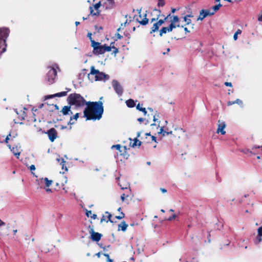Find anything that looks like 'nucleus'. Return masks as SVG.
<instances>
[{
	"label": "nucleus",
	"mask_w": 262,
	"mask_h": 262,
	"mask_svg": "<svg viewBox=\"0 0 262 262\" xmlns=\"http://www.w3.org/2000/svg\"><path fill=\"white\" fill-rule=\"evenodd\" d=\"M84 110V117L87 120H99L103 113V103L101 101L87 102Z\"/></svg>",
	"instance_id": "nucleus-1"
},
{
	"label": "nucleus",
	"mask_w": 262,
	"mask_h": 262,
	"mask_svg": "<svg viewBox=\"0 0 262 262\" xmlns=\"http://www.w3.org/2000/svg\"><path fill=\"white\" fill-rule=\"evenodd\" d=\"M67 101L70 105L64 106L60 112L63 116L73 115V112L71 110V105L80 107L84 106L87 103L84 98L78 93L70 94L67 98Z\"/></svg>",
	"instance_id": "nucleus-2"
},
{
	"label": "nucleus",
	"mask_w": 262,
	"mask_h": 262,
	"mask_svg": "<svg viewBox=\"0 0 262 262\" xmlns=\"http://www.w3.org/2000/svg\"><path fill=\"white\" fill-rule=\"evenodd\" d=\"M90 70L91 71L88 75V78L91 81L101 80H104L105 81L108 80L110 78L108 75L100 72L98 70H96L94 66H92Z\"/></svg>",
	"instance_id": "nucleus-3"
},
{
	"label": "nucleus",
	"mask_w": 262,
	"mask_h": 262,
	"mask_svg": "<svg viewBox=\"0 0 262 262\" xmlns=\"http://www.w3.org/2000/svg\"><path fill=\"white\" fill-rule=\"evenodd\" d=\"M10 33V30L8 28H0V53H3L6 51V39Z\"/></svg>",
	"instance_id": "nucleus-4"
},
{
	"label": "nucleus",
	"mask_w": 262,
	"mask_h": 262,
	"mask_svg": "<svg viewBox=\"0 0 262 262\" xmlns=\"http://www.w3.org/2000/svg\"><path fill=\"white\" fill-rule=\"evenodd\" d=\"M154 11L158 12V14L157 15L156 18H152L151 19V23L157 21L160 26H161L169 18V17H171V14H168L166 16L162 14L161 15V11L159 9H155Z\"/></svg>",
	"instance_id": "nucleus-5"
},
{
	"label": "nucleus",
	"mask_w": 262,
	"mask_h": 262,
	"mask_svg": "<svg viewBox=\"0 0 262 262\" xmlns=\"http://www.w3.org/2000/svg\"><path fill=\"white\" fill-rule=\"evenodd\" d=\"M91 47L93 48V53L94 54L100 55L103 54V45H101L100 42L92 40Z\"/></svg>",
	"instance_id": "nucleus-6"
},
{
	"label": "nucleus",
	"mask_w": 262,
	"mask_h": 262,
	"mask_svg": "<svg viewBox=\"0 0 262 262\" xmlns=\"http://www.w3.org/2000/svg\"><path fill=\"white\" fill-rule=\"evenodd\" d=\"M180 24H177L172 21H170V24L168 27H163L159 30V35L162 36L163 34L167 33V32H171L173 29L176 27H180Z\"/></svg>",
	"instance_id": "nucleus-7"
},
{
	"label": "nucleus",
	"mask_w": 262,
	"mask_h": 262,
	"mask_svg": "<svg viewBox=\"0 0 262 262\" xmlns=\"http://www.w3.org/2000/svg\"><path fill=\"white\" fill-rule=\"evenodd\" d=\"M117 150L116 152L118 158H120V160H127L129 156V154L128 151L130 148H116Z\"/></svg>",
	"instance_id": "nucleus-8"
},
{
	"label": "nucleus",
	"mask_w": 262,
	"mask_h": 262,
	"mask_svg": "<svg viewBox=\"0 0 262 262\" xmlns=\"http://www.w3.org/2000/svg\"><path fill=\"white\" fill-rule=\"evenodd\" d=\"M57 76V71L54 68H50L47 74V81L49 84H51L55 82V79Z\"/></svg>",
	"instance_id": "nucleus-9"
},
{
	"label": "nucleus",
	"mask_w": 262,
	"mask_h": 262,
	"mask_svg": "<svg viewBox=\"0 0 262 262\" xmlns=\"http://www.w3.org/2000/svg\"><path fill=\"white\" fill-rule=\"evenodd\" d=\"M89 228H90V230L89 231V233L91 234V238L93 241H95L96 242H99L100 239L102 235L101 233L98 232H96L94 231V229L93 227H91V225L89 226Z\"/></svg>",
	"instance_id": "nucleus-10"
},
{
	"label": "nucleus",
	"mask_w": 262,
	"mask_h": 262,
	"mask_svg": "<svg viewBox=\"0 0 262 262\" xmlns=\"http://www.w3.org/2000/svg\"><path fill=\"white\" fill-rule=\"evenodd\" d=\"M141 9L138 10L139 13V16L136 18V20L140 25L145 26L148 24L149 19L147 18V14L145 13L143 16H142L141 14Z\"/></svg>",
	"instance_id": "nucleus-11"
},
{
	"label": "nucleus",
	"mask_w": 262,
	"mask_h": 262,
	"mask_svg": "<svg viewBox=\"0 0 262 262\" xmlns=\"http://www.w3.org/2000/svg\"><path fill=\"white\" fill-rule=\"evenodd\" d=\"M112 86L116 93L119 95H122L123 93V88L120 84L116 80L112 81Z\"/></svg>",
	"instance_id": "nucleus-12"
},
{
	"label": "nucleus",
	"mask_w": 262,
	"mask_h": 262,
	"mask_svg": "<svg viewBox=\"0 0 262 262\" xmlns=\"http://www.w3.org/2000/svg\"><path fill=\"white\" fill-rule=\"evenodd\" d=\"M101 6V2H99L98 3H96L94 5V8L95 9V11H94L93 9V7H90V14L92 16H99L100 15V10H99V8Z\"/></svg>",
	"instance_id": "nucleus-13"
},
{
	"label": "nucleus",
	"mask_w": 262,
	"mask_h": 262,
	"mask_svg": "<svg viewBox=\"0 0 262 262\" xmlns=\"http://www.w3.org/2000/svg\"><path fill=\"white\" fill-rule=\"evenodd\" d=\"M66 89L67 90V91H64V92H61L60 93H56L53 95H49L45 96V99L46 100V99H51V98H54L56 97H61L66 96L67 95L68 92L71 91V89H69V88H66Z\"/></svg>",
	"instance_id": "nucleus-14"
},
{
	"label": "nucleus",
	"mask_w": 262,
	"mask_h": 262,
	"mask_svg": "<svg viewBox=\"0 0 262 262\" xmlns=\"http://www.w3.org/2000/svg\"><path fill=\"white\" fill-rule=\"evenodd\" d=\"M141 132H139L137 133V137L135 138L133 141L129 138L130 140V145L132 146V147H134L135 146H140L142 144V142L140 141L138 139V138L140 137Z\"/></svg>",
	"instance_id": "nucleus-15"
},
{
	"label": "nucleus",
	"mask_w": 262,
	"mask_h": 262,
	"mask_svg": "<svg viewBox=\"0 0 262 262\" xmlns=\"http://www.w3.org/2000/svg\"><path fill=\"white\" fill-rule=\"evenodd\" d=\"M218 127L216 132L217 133H221L222 135H225L226 132L225 131V128L226 126V123L221 120L218 121Z\"/></svg>",
	"instance_id": "nucleus-16"
},
{
	"label": "nucleus",
	"mask_w": 262,
	"mask_h": 262,
	"mask_svg": "<svg viewBox=\"0 0 262 262\" xmlns=\"http://www.w3.org/2000/svg\"><path fill=\"white\" fill-rule=\"evenodd\" d=\"M239 151L243 154L246 155L248 156H251L253 155H255V150L257 148H239Z\"/></svg>",
	"instance_id": "nucleus-17"
},
{
	"label": "nucleus",
	"mask_w": 262,
	"mask_h": 262,
	"mask_svg": "<svg viewBox=\"0 0 262 262\" xmlns=\"http://www.w3.org/2000/svg\"><path fill=\"white\" fill-rule=\"evenodd\" d=\"M48 135L51 141L53 142L57 137V132L54 128H51L48 131Z\"/></svg>",
	"instance_id": "nucleus-18"
},
{
	"label": "nucleus",
	"mask_w": 262,
	"mask_h": 262,
	"mask_svg": "<svg viewBox=\"0 0 262 262\" xmlns=\"http://www.w3.org/2000/svg\"><path fill=\"white\" fill-rule=\"evenodd\" d=\"M38 183V185H41L43 183L45 184V186L47 187H49L50 186L53 182L52 180H49L47 178H41L39 180L37 181Z\"/></svg>",
	"instance_id": "nucleus-19"
},
{
	"label": "nucleus",
	"mask_w": 262,
	"mask_h": 262,
	"mask_svg": "<svg viewBox=\"0 0 262 262\" xmlns=\"http://www.w3.org/2000/svg\"><path fill=\"white\" fill-rule=\"evenodd\" d=\"M105 214H106V217L107 219H104V215H103L102 216V218L100 220V223H103V222L108 223V222H110L111 223H113L114 222L111 220V217L112 216V215L111 213H110L108 211L105 212Z\"/></svg>",
	"instance_id": "nucleus-20"
},
{
	"label": "nucleus",
	"mask_w": 262,
	"mask_h": 262,
	"mask_svg": "<svg viewBox=\"0 0 262 262\" xmlns=\"http://www.w3.org/2000/svg\"><path fill=\"white\" fill-rule=\"evenodd\" d=\"M70 118L69 121L68 122V125H73L77 121V119L79 118V114L77 113L75 115H70Z\"/></svg>",
	"instance_id": "nucleus-21"
},
{
	"label": "nucleus",
	"mask_w": 262,
	"mask_h": 262,
	"mask_svg": "<svg viewBox=\"0 0 262 262\" xmlns=\"http://www.w3.org/2000/svg\"><path fill=\"white\" fill-rule=\"evenodd\" d=\"M57 161L58 163H60V165L61 166V168L62 170H64L65 171H68V168L66 166V161L62 158H57Z\"/></svg>",
	"instance_id": "nucleus-22"
},
{
	"label": "nucleus",
	"mask_w": 262,
	"mask_h": 262,
	"mask_svg": "<svg viewBox=\"0 0 262 262\" xmlns=\"http://www.w3.org/2000/svg\"><path fill=\"white\" fill-rule=\"evenodd\" d=\"M160 27V26L159 25V24L157 21L150 28V33L152 34L156 32H157L158 31H159Z\"/></svg>",
	"instance_id": "nucleus-23"
},
{
	"label": "nucleus",
	"mask_w": 262,
	"mask_h": 262,
	"mask_svg": "<svg viewBox=\"0 0 262 262\" xmlns=\"http://www.w3.org/2000/svg\"><path fill=\"white\" fill-rule=\"evenodd\" d=\"M127 227L128 225L126 224L125 221H123L121 224L118 225V230H120V229H121L122 231L124 232L126 231Z\"/></svg>",
	"instance_id": "nucleus-24"
},
{
	"label": "nucleus",
	"mask_w": 262,
	"mask_h": 262,
	"mask_svg": "<svg viewBox=\"0 0 262 262\" xmlns=\"http://www.w3.org/2000/svg\"><path fill=\"white\" fill-rule=\"evenodd\" d=\"M11 137V135L9 134L6 137L5 140V142L7 143V146H8L9 147H11V146L12 145L11 142L13 141V139H10V137Z\"/></svg>",
	"instance_id": "nucleus-25"
},
{
	"label": "nucleus",
	"mask_w": 262,
	"mask_h": 262,
	"mask_svg": "<svg viewBox=\"0 0 262 262\" xmlns=\"http://www.w3.org/2000/svg\"><path fill=\"white\" fill-rule=\"evenodd\" d=\"M11 151L12 152L13 155L16 157L17 159H19L20 151L18 150V148H10Z\"/></svg>",
	"instance_id": "nucleus-26"
},
{
	"label": "nucleus",
	"mask_w": 262,
	"mask_h": 262,
	"mask_svg": "<svg viewBox=\"0 0 262 262\" xmlns=\"http://www.w3.org/2000/svg\"><path fill=\"white\" fill-rule=\"evenodd\" d=\"M126 105L128 107H130V108L133 107L135 106V103L134 102V100L132 99H129L126 100Z\"/></svg>",
	"instance_id": "nucleus-27"
},
{
	"label": "nucleus",
	"mask_w": 262,
	"mask_h": 262,
	"mask_svg": "<svg viewBox=\"0 0 262 262\" xmlns=\"http://www.w3.org/2000/svg\"><path fill=\"white\" fill-rule=\"evenodd\" d=\"M169 18L170 19V21H172L176 24L179 23L180 21V18L177 15H171V17H169Z\"/></svg>",
	"instance_id": "nucleus-28"
},
{
	"label": "nucleus",
	"mask_w": 262,
	"mask_h": 262,
	"mask_svg": "<svg viewBox=\"0 0 262 262\" xmlns=\"http://www.w3.org/2000/svg\"><path fill=\"white\" fill-rule=\"evenodd\" d=\"M205 12L204 11V9H202L200 12V14L197 18V20H203L205 17H206V14L204 13Z\"/></svg>",
	"instance_id": "nucleus-29"
},
{
	"label": "nucleus",
	"mask_w": 262,
	"mask_h": 262,
	"mask_svg": "<svg viewBox=\"0 0 262 262\" xmlns=\"http://www.w3.org/2000/svg\"><path fill=\"white\" fill-rule=\"evenodd\" d=\"M260 227L257 229V236L255 239V243L258 244L262 241V234H259Z\"/></svg>",
	"instance_id": "nucleus-30"
},
{
	"label": "nucleus",
	"mask_w": 262,
	"mask_h": 262,
	"mask_svg": "<svg viewBox=\"0 0 262 262\" xmlns=\"http://www.w3.org/2000/svg\"><path fill=\"white\" fill-rule=\"evenodd\" d=\"M183 18L184 21L186 23V25H189L191 24V28L193 29L194 28V24H191V19L186 16H185Z\"/></svg>",
	"instance_id": "nucleus-31"
},
{
	"label": "nucleus",
	"mask_w": 262,
	"mask_h": 262,
	"mask_svg": "<svg viewBox=\"0 0 262 262\" xmlns=\"http://www.w3.org/2000/svg\"><path fill=\"white\" fill-rule=\"evenodd\" d=\"M114 46H108L106 44L103 45V54L106 52H110Z\"/></svg>",
	"instance_id": "nucleus-32"
},
{
	"label": "nucleus",
	"mask_w": 262,
	"mask_h": 262,
	"mask_svg": "<svg viewBox=\"0 0 262 262\" xmlns=\"http://www.w3.org/2000/svg\"><path fill=\"white\" fill-rule=\"evenodd\" d=\"M136 108H137V110L142 112L144 113V115H146L147 111L146 110V108L144 107H141L140 103H138L137 104V105L136 106Z\"/></svg>",
	"instance_id": "nucleus-33"
},
{
	"label": "nucleus",
	"mask_w": 262,
	"mask_h": 262,
	"mask_svg": "<svg viewBox=\"0 0 262 262\" xmlns=\"http://www.w3.org/2000/svg\"><path fill=\"white\" fill-rule=\"evenodd\" d=\"M222 6V5L220 3H219V4L216 5H215L213 7H212V9L213 10L212 11V12H214V14L217 11L219 10V9Z\"/></svg>",
	"instance_id": "nucleus-34"
},
{
	"label": "nucleus",
	"mask_w": 262,
	"mask_h": 262,
	"mask_svg": "<svg viewBox=\"0 0 262 262\" xmlns=\"http://www.w3.org/2000/svg\"><path fill=\"white\" fill-rule=\"evenodd\" d=\"M204 11L205 12L204 13L206 14V16H211L214 14V12L211 11L209 10H205L204 9Z\"/></svg>",
	"instance_id": "nucleus-35"
},
{
	"label": "nucleus",
	"mask_w": 262,
	"mask_h": 262,
	"mask_svg": "<svg viewBox=\"0 0 262 262\" xmlns=\"http://www.w3.org/2000/svg\"><path fill=\"white\" fill-rule=\"evenodd\" d=\"M241 33H242V31L240 29H238L233 35L234 39L235 40H236L237 39L238 34H241Z\"/></svg>",
	"instance_id": "nucleus-36"
},
{
	"label": "nucleus",
	"mask_w": 262,
	"mask_h": 262,
	"mask_svg": "<svg viewBox=\"0 0 262 262\" xmlns=\"http://www.w3.org/2000/svg\"><path fill=\"white\" fill-rule=\"evenodd\" d=\"M28 121H30L32 122H35L36 121L35 115L34 113H32V116L31 117L30 119L28 120Z\"/></svg>",
	"instance_id": "nucleus-37"
},
{
	"label": "nucleus",
	"mask_w": 262,
	"mask_h": 262,
	"mask_svg": "<svg viewBox=\"0 0 262 262\" xmlns=\"http://www.w3.org/2000/svg\"><path fill=\"white\" fill-rule=\"evenodd\" d=\"M47 105H49V106L53 107L54 108V110H59V106L57 104H48V103H47Z\"/></svg>",
	"instance_id": "nucleus-38"
},
{
	"label": "nucleus",
	"mask_w": 262,
	"mask_h": 262,
	"mask_svg": "<svg viewBox=\"0 0 262 262\" xmlns=\"http://www.w3.org/2000/svg\"><path fill=\"white\" fill-rule=\"evenodd\" d=\"M128 196H129L128 194H125V193H123L121 195V199L122 201L123 202Z\"/></svg>",
	"instance_id": "nucleus-39"
},
{
	"label": "nucleus",
	"mask_w": 262,
	"mask_h": 262,
	"mask_svg": "<svg viewBox=\"0 0 262 262\" xmlns=\"http://www.w3.org/2000/svg\"><path fill=\"white\" fill-rule=\"evenodd\" d=\"M165 5L164 0H158V6L159 7H163Z\"/></svg>",
	"instance_id": "nucleus-40"
},
{
	"label": "nucleus",
	"mask_w": 262,
	"mask_h": 262,
	"mask_svg": "<svg viewBox=\"0 0 262 262\" xmlns=\"http://www.w3.org/2000/svg\"><path fill=\"white\" fill-rule=\"evenodd\" d=\"M176 217H177L176 214H173L171 216H170L169 217H168L167 219V220L170 221H172L173 220H174Z\"/></svg>",
	"instance_id": "nucleus-41"
},
{
	"label": "nucleus",
	"mask_w": 262,
	"mask_h": 262,
	"mask_svg": "<svg viewBox=\"0 0 262 262\" xmlns=\"http://www.w3.org/2000/svg\"><path fill=\"white\" fill-rule=\"evenodd\" d=\"M235 103L239 105L240 106H242L243 105V102L241 100L239 99H237L235 100Z\"/></svg>",
	"instance_id": "nucleus-42"
},
{
	"label": "nucleus",
	"mask_w": 262,
	"mask_h": 262,
	"mask_svg": "<svg viewBox=\"0 0 262 262\" xmlns=\"http://www.w3.org/2000/svg\"><path fill=\"white\" fill-rule=\"evenodd\" d=\"M257 19L259 21H262V11L259 13Z\"/></svg>",
	"instance_id": "nucleus-43"
},
{
	"label": "nucleus",
	"mask_w": 262,
	"mask_h": 262,
	"mask_svg": "<svg viewBox=\"0 0 262 262\" xmlns=\"http://www.w3.org/2000/svg\"><path fill=\"white\" fill-rule=\"evenodd\" d=\"M120 187H121V189H126V190H127V189H128V187H129V185L128 184H127L126 185H125V186H122L121 185V184H120Z\"/></svg>",
	"instance_id": "nucleus-44"
},
{
	"label": "nucleus",
	"mask_w": 262,
	"mask_h": 262,
	"mask_svg": "<svg viewBox=\"0 0 262 262\" xmlns=\"http://www.w3.org/2000/svg\"><path fill=\"white\" fill-rule=\"evenodd\" d=\"M26 114L25 113V111H23L22 114L21 115V120H25L26 119Z\"/></svg>",
	"instance_id": "nucleus-45"
},
{
	"label": "nucleus",
	"mask_w": 262,
	"mask_h": 262,
	"mask_svg": "<svg viewBox=\"0 0 262 262\" xmlns=\"http://www.w3.org/2000/svg\"><path fill=\"white\" fill-rule=\"evenodd\" d=\"M92 215V211L91 210H86V215L88 216V217H90Z\"/></svg>",
	"instance_id": "nucleus-46"
},
{
	"label": "nucleus",
	"mask_w": 262,
	"mask_h": 262,
	"mask_svg": "<svg viewBox=\"0 0 262 262\" xmlns=\"http://www.w3.org/2000/svg\"><path fill=\"white\" fill-rule=\"evenodd\" d=\"M113 49H114L113 54H116V53H117L119 52L118 49L116 48L115 46H114V48H113Z\"/></svg>",
	"instance_id": "nucleus-47"
},
{
	"label": "nucleus",
	"mask_w": 262,
	"mask_h": 262,
	"mask_svg": "<svg viewBox=\"0 0 262 262\" xmlns=\"http://www.w3.org/2000/svg\"><path fill=\"white\" fill-rule=\"evenodd\" d=\"M235 103V101H229L227 102V105L230 106Z\"/></svg>",
	"instance_id": "nucleus-48"
},
{
	"label": "nucleus",
	"mask_w": 262,
	"mask_h": 262,
	"mask_svg": "<svg viewBox=\"0 0 262 262\" xmlns=\"http://www.w3.org/2000/svg\"><path fill=\"white\" fill-rule=\"evenodd\" d=\"M225 85L227 86H230V87L232 86V83L231 82H225Z\"/></svg>",
	"instance_id": "nucleus-49"
},
{
	"label": "nucleus",
	"mask_w": 262,
	"mask_h": 262,
	"mask_svg": "<svg viewBox=\"0 0 262 262\" xmlns=\"http://www.w3.org/2000/svg\"><path fill=\"white\" fill-rule=\"evenodd\" d=\"M30 169L32 171V170H35V166L34 165H31L30 166Z\"/></svg>",
	"instance_id": "nucleus-50"
},
{
	"label": "nucleus",
	"mask_w": 262,
	"mask_h": 262,
	"mask_svg": "<svg viewBox=\"0 0 262 262\" xmlns=\"http://www.w3.org/2000/svg\"><path fill=\"white\" fill-rule=\"evenodd\" d=\"M115 218L117 219H118V220H121V219H123V215H122V216H120V215L116 216Z\"/></svg>",
	"instance_id": "nucleus-51"
},
{
	"label": "nucleus",
	"mask_w": 262,
	"mask_h": 262,
	"mask_svg": "<svg viewBox=\"0 0 262 262\" xmlns=\"http://www.w3.org/2000/svg\"><path fill=\"white\" fill-rule=\"evenodd\" d=\"M137 120L140 122V123H142L144 121V119L143 118H139L137 119Z\"/></svg>",
	"instance_id": "nucleus-52"
},
{
	"label": "nucleus",
	"mask_w": 262,
	"mask_h": 262,
	"mask_svg": "<svg viewBox=\"0 0 262 262\" xmlns=\"http://www.w3.org/2000/svg\"><path fill=\"white\" fill-rule=\"evenodd\" d=\"M160 190L162 193H166L167 192V190L164 188H161Z\"/></svg>",
	"instance_id": "nucleus-53"
},
{
	"label": "nucleus",
	"mask_w": 262,
	"mask_h": 262,
	"mask_svg": "<svg viewBox=\"0 0 262 262\" xmlns=\"http://www.w3.org/2000/svg\"><path fill=\"white\" fill-rule=\"evenodd\" d=\"M45 189H46V191L47 192H49V193H50V192H52V190L50 188H46L45 187H43Z\"/></svg>",
	"instance_id": "nucleus-54"
},
{
	"label": "nucleus",
	"mask_w": 262,
	"mask_h": 262,
	"mask_svg": "<svg viewBox=\"0 0 262 262\" xmlns=\"http://www.w3.org/2000/svg\"><path fill=\"white\" fill-rule=\"evenodd\" d=\"M111 147H121L120 144L113 145Z\"/></svg>",
	"instance_id": "nucleus-55"
},
{
	"label": "nucleus",
	"mask_w": 262,
	"mask_h": 262,
	"mask_svg": "<svg viewBox=\"0 0 262 262\" xmlns=\"http://www.w3.org/2000/svg\"><path fill=\"white\" fill-rule=\"evenodd\" d=\"M169 134H172V132H166L165 131H164L163 133V136H165V135H168Z\"/></svg>",
	"instance_id": "nucleus-56"
},
{
	"label": "nucleus",
	"mask_w": 262,
	"mask_h": 262,
	"mask_svg": "<svg viewBox=\"0 0 262 262\" xmlns=\"http://www.w3.org/2000/svg\"><path fill=\"white\" fill-rule=\"evenodd\" d=\"M91 217L94 220H95L97 218V215L96 214H93Z\"/></svg>",
	"instance_id": "nucleus-57"
},
{
	"label": "nucleus",
	"mask_w": 262,
	"mask_h": 262,
	"mask_svg": "<svg viewBox=\"0 0 262 262\" xmlns=\"http://www.w3.org/2000/svg\"><path fill=\"white\" fill-rule=\"evenodd\" d=\"M91 36H92V34H91V33H89L88 34V37H89L90 39L91 40V41L92 40H93L92 39V38Z\"/></svg>",
	"instance_id": "nucleus-58"
},
{
	"label": "nucleus",
	"mask_w": 262,
	"mask_h": 262,
	"mask_svg": "<svg viewBox=\"0 0 262 262\" xmlns=\"http://www.w3.org/2000/svg\"><path fill=\"white\" fill-rule=\"evenodd\" d=\"M185 16H187V17H188L189 18H190V17H193V15H192V13H191L189 14H187V15H186Z\"/></svg>",
	"instance_id": "nucleus-59"
},
{
	"label": "nucleus",
	"mask_w": 262,
	"mask_h": 262,
	"mask_svg": "<svg viewBox=\"0 0 262 262\" xmlns=\"http://www.w3.org/2000/svg\"><path fill=\"white\" fill-rule=\"evenodd\" d=\"M117 38L119 39H121L123 38V36L122 35H121L119 33H117Z\"/></svg>",
	"instance_id": "nucleus-60"
},
{
	"label": "nucleus",
	"mask_w": 262,
	"mask_h": 262,
	"mask_svg": "<svg viewBox=\"0 0 262 262\" xmlns=\"http://www.w3.org/2000/svg\"><path fill=\"white\" fill-rule=\"evenodd\" d=\"M48 107H49L48 110H49V111H54V108H53V107H52V106H49V105H48Z\"/></svg>",
	"instance_id": "nucleus-61"
},
{
	"label": "nucleus",
	"mask_w": 262,
	"mask_h": 262,
	"mask_svg": "<svg viewBox=\"0 0 262 262\" xmlns=\"http://www.w3.org/2000/svg\"><path fill=\"white\" fill-rule=\"evenodd\" d=\"M151 138L152 141H154L155 142H156V138L155 136H151Z\"/></svg>",
	"instance_id": "nucleus-62"
},
{
	"label": "nucleus",
	"mask_w": 262,
	"mask_h": 262,
	"mask_svg": "<svg viewBox=\"0 0 262 262\" xmlns=\"http://www.w3.org/2000/svg\"><path fill=\"white\" fill-rule=\"evenodd\" d=\"M184 30L186 32L189 33L190 32V30H189L187 27H184Z\"/></svg>",
	"instance_id": "nucleus-63"
},
{
	"label": "nucleus",
	"mask_w": 262,
	"mask_h": 262,
	"mask_svg": "<svg viewBox=\"0 0 262 262\" xmlns=\"http://www.w3.org/2000/svg\"><path fill=\"white\" fill-rule=\"evenodd\" d=\"M259 234L260 235L262 234V226L260 227V229H259Z\"/></svg>",
	"instance_id": "nucleus-64"
}]
</instances>
